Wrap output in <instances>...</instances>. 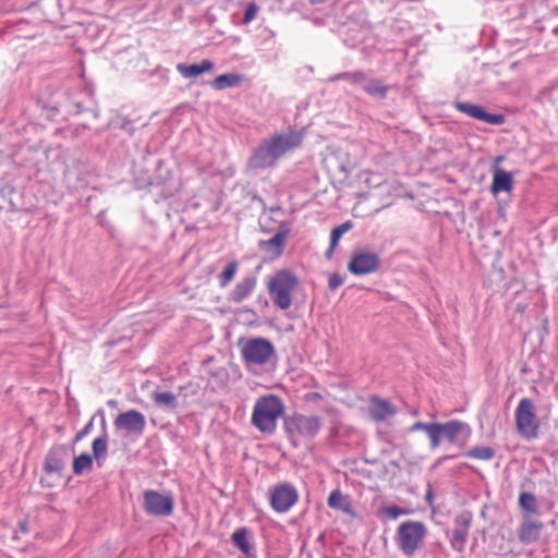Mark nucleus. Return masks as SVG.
Returning <instances> with one entry per match:
<instances>
[{
	"label": "nucleus",
	"mask_w": 558,
	"mask_h": 558,
	"mask_svg": "<svg viewBox=\"0 0 558 558\" xmlns=\"http://www.w3.org/2000/svg\"><path fill=\"white\" fill-rule=\"evenodd\" d=\"M301 142L302 136L298 132L276 134L254 149L247 166L254 170L272 167L281 156L298 147Z\"/></svg>",
	"instance_id": "f257e3e1"
},
{
	"label": "nucleus",
	"mask_w": 558,
	"mask_h": 558,
	"mask_svg": "<svg viewBox=\"0 0 558 558\" xmlns=\"http://www.w3.org/2000/svg\"><path fill=\"white\" fill-rule=\"evenodd\" d=\"M284 413V404L281 398L276 395L259 397L254 404L252 413V425L265 434H274L277 428V421Z\"/></svg>",
	"instance_id": "f03ea898"
},
{
	"label": "nucleus",
	"mask_w": 558,
	"mask_h": 558,
	"mask_svg": "<svg viewBox=\"0 0 558 558\" xmlns=\"http://www.w3.org/2000/svg\"><path fill=\"white\" fill-rule=\"evenodd\" d=\"M239 345L241 349L242 360L247 369L255 366H264L276 355V348L274 343L263 337L241 340Z\"/></svg>",
	"instance_id": "7ed1b4c3"
},
{
	"label": "nucleus",
	"mask_w": 558,
	"mask_h": 558,
	"mask_svg": "<svg viewBox=\"0 0 558 558\" xmlns=\"http://www.w3.org/2000/svg\"><path fill=\"white\" fill-rule=\"evenodd\" d=\"M471 433L470 425L458 420H451L446 423L437 422L429 447L433 450L437 449L444 440L459 448H464L471 437Z\"/></svg>",
	"instance_id": "20e7f679"
},
{
	"label": "nucleus",
	"mask_w": 558,
	"mask_h": 558,
	"mask_svg": "<svg viewBox=\"0 0 558 558\" xmlns=\"http://www.w3.org/2000/svg\"><path fill=\"white\" fill-rule=\"evenodd\" d=\"M298 287V278L289 270H280L268 282V291L274 304L288 310L292 303V292Z\"/></svg>",
	"instance_id": "39448f33"
},
{
	"label": "nucleus",
	"mask_w": 558,
	"mask_h": 558,
	"mask_svg": "<svg viewBox=\"0 0 558 558\" xmlns=\"http://www.w3.org/2000/svg\"><path fill=\"white\" fill-rule=\"evenodd\" d=\"M323 421L317 415L293 413L284 417V430L290 438L295 436L314 438L320 430Z\"/></svg>",
	"instance_id": "423d86ee"
},
{
	"label": "nucleus",
	"mask_w": 558,
	"mask_h": 558,
	"mask_svg": "<svg viewBox=\"0 0 558 558\" xmlns=\"http://www.w3.org/2000/svg\"><path fill=\"white\" fill-rule=\"evenodd\" d=\"M515 426L518 433L525 439L538 436L539 423L535 414V407L531 399L522 398L515 409Z\"/></svg>",
	"instance_id": "0eeeda50"
},
{
	"label": "nucleus",
	"mask_w": 558,
	"mask_h": 558,
	"mask_svg": "<svg viewBox=\"0 0 558 558\" xmlns=\"http://www.w3.org/2000/svg\"><path fill=\"white\" fill-rule=\"evenodd\" d=\"M426 535V527L420 521H407L399 525L397 532L398 546L407 556H412Z\"/></svg>",
	"instance_id": "6e6552de"
},
{
	"label": "nucleus",
	"mask_w": 558,
	"mask_h": 558,
	"mask_svg": "<svg viewBox=\"0 0 558 558\" xmlns=\"http://www.w3.org/2000/svg\"><path fill=\"white\" fill-rule=\"evenodd\" d=\"M143 509L154 517H170L174 511V498L172 493L161 494L154 489L143 493Z\"/></svg>",
	"instance_id": "1a4fd4ad"
},
{
	"label": "nucleus",
	"mask_w": 558,
	"mask_h": 558,
	"mask_svg": "<svg viewBox=\"0 0 558 558\" xmlns=\"http://www.w3.org/2000/svg\"><path fill=\"white\" fill-rule=\"evenodd\" d=\"M298 500V490L290 483L278 484L270 492V506L278 513L289 511Z\"/></svg>",
	"instance_id": "9d476101"
},
{
	"label": "nucleus",
	"mask_w": 558,
	"mask_h": 558,
	"mask_svg": "<svg viewBox=\"0 0 558 558\" xmlns=\"http://www.w3.org/2000/svg\"><path fill=\"white\" fill-rule=\"evenodd\" d=\"M114 427L129 435L140 437L146 427V417L137 410H129L118 414L114 418Z\"/></svg>",
	"instance_id": "9b49d317"
},
{
	"label": "nucleus",
	"mask_w": 558,
	"mask_h": 558,
	"mask_svg": "<svg viewBox=\"0 0 558 558\" xmlns=\"http://www.w3.org/2000/svg\"><path fill=\"white\" fill-rule=\"evenodd\" d=\"M380 267V257L373 252H357L348 264L351 274L363 276L376 272Z\"/></svg>",
	"instance_id": "f8f14e48"
},
{
	"label": "nucleus",
	"mask_w": 558,
	"mask_h": 558,
	"mask_svg": "<svg viewBox=\"0 0 558 558\" xmlns=\"http://www.w3.org/2000/svg\"><path fill=\"white\" fill-rule=\"evenodd\" d=\"M454 108L473 119L486 122L492 125H501L505 122L504 114L489 113L483 107L471 102L458 101L454 104Z\"/></svg>",
	"instance_id": "ddd939ff"
},
{
	"label": "nucleus",
	"mask_w": 558,
	"mask_h": 558,
	"mask_svg": "<svg viewBox=\"0 0 558 558\" xmlns=\"http://www.w3.org/2000/svg\"><path fill=\"white\" fill-rule=\"evenodd\" d=\"M69 448L66 445H54L45 457L43 469L47 474L60 473L69 460Z\"/></svg>",
	"instance_id": "4468645a"
},
{
	"label": "nucleus",
	"mask_w": 558,
	"mask_h": 558,
	"mask_svg": "<svg viewBox=\"0 0 558 558\" xmlns=\"http://www.w3.org/2000/svg\"><path fill=\"white\" fill-rule=\"evenodd\" d=\"M472 518V513L468 511L454 518V527L452 530V536L450 542L452 548L459 553H462L464 550Z\"/></svg>",
	"instance_id": "2eb2a0df"
},
{
	"label": "nucleus",
	"mask_w": 558,
	"mask_h": 558,
	"mask_svg": "<svg viewBox=\"0 0 558 558\" xmlns=\"http://www.w3.org/2000/svg\"><path fill=\"white\" fill-rule=\"evenodd\" d=\"M289 234V228L280 225L278 232L269 240H260L258 247L265 252L270 258H278L282 255Z\"/></svg>",
	"instance_id": "dca6fc26"
},
{
	"label": "nucleus",
	"mask_w": 558,
	"mask_h": 558,
	"mask_svg": "<svg viewBox=\"0 0 558 558\" xmlns=\"http://www.w3.org/2000/svg\"><path fill=\"white\" fill-rule=\"evenodd\" d=\"M368 413L373 421L384 422L395 416L397 409L389 400L372 396L369 398Z\"/></svg>",
	"instance_id": "f3484780"
},
{
	"label": "nucleus",
	"mask_w": 558,
	"mask_h": 558,
	"mask_svg": "<svg viewBox=\"0 0 558 558\" xmlns=\"http://www.w3.org/2000/svg\"><path fill=\"white\" fill-rule=\"evenodd\" d=\"M543 527L544 524L542 521L535 520L529 515H523L518 532L519 541L524 545L535 543L538 541Z\"/></svg>",
	"instance_id": "a211bd4d"
},
{
	"label": "nucleus",
	"mask_w": 558,
	"mask_h": 558,
	"mask_svg": "<svg viewBox=\"0 0 558 558\" xmlns=\"http://www.w3.org/2000/svg\"><path fill=\"white\" fill-rule=\"evenodd\" d=\"M257 279L255 276H246L239 281L233 290L230 292V301L241 303L244 301L255 289Z\"/></svg>",
	"instance_id": "6ab92c4d"
},
{
	"label": "nucleus",
	"mask_w": 558,
	"mask_h": 558,
	"mask_svg": "<svg viewBox=\"0 0 558 558\" xmlns=\"http://www.w3.org/2000/svg\"><path fill=\"white\" fill-rule=\"evenodd\" d=\"M513 189V177L510 172L497 168L494 171L493 182L490 185V192L497 195L500 192H510Z\"/></svg>",
	"instance_id": "aec40b11"
},
{
	"label": "nucleus",
	"mask_w": 558,
	"mask_h": 558,
	"mask_svg": "<svg viewBox=\"0 0 558 558\" xmlns=\"http://www.w3.org/2000/svg\"><path fill=\"white\" fill-rule=\"evenodd\" d=\"M177 71L185 78L196 77L214 69V63L209 60H203L201 63L184 64L178 63Z\"/></svg>",
	"instance_id": "412c9836"
},
{
	"label": "nucleus",
	"mask_w": 558,
	"mask_h": 558,
	"mask_svg": "<svg viewBox=\"0 0 558 558\" xmlns=\"http://www.w3.org/2000/svg\"><path fill=\"white\" fill-rule=\"evenodd\" d=\"M233 545L239 548L247 558H256L253 546L247 538V530L245 527L238 529L231 536Z\"/></svg>",
	"instance_id": "4be33fe9"
},
{
	"label": "nucleus",
	"mask_w": 558,
	"mask_h": 558,
	"mask_svg": "<svg viewBox=\"0 0 558 558\" xmlns=\"http://www.w3.org/2000/svg\"><path fill=\"white\" fill-rule=\"evenodd\" d=\"M150 398L153 402L161 409L173 411L178 408L177 397L170 391L155 389Z\"/></svg>",
	"instance_id": "5701e85b"
},
{
	"label": "nucleus",
	"mask_w": 558,
	"mask_h": 558,
	"mask_svg": "<svg viewBox=\"0 0 558 558\" xmlns=\"http://www.w3.org/2000/svg\"><path fill=\"white\" fill-rule=\"evenodd\" d=\"M327 504L330 508L341 510L347 514H352V506L348 498L342 495L340 490H333L330 493Z\"/></svg>",
	"instance_id": "b1692460"
},
{
	"label": "nucleus",
	"mask_w": 558,
	"mask_h": 558,
	"mask_svg": "<svg viewBox=\"0 0 558 558\" xmlns=\"http://www.w3.org/2000/svg\"><path fill=\"white\" fill-rule=\"evenodd\" d=\"M92 451H93V456L96 461H97V464L99 466H101L102 464V461L106 459L107 457V452H108V436H107V432L102 433L101 436L97 437L93 444H92Z\"/></svg>",
	"instance_id": "393cba45"
},
{
	"label": "nucleus",
	"mask_w": 558,
	"mask_h": 558,
	"mask_svg": "<svg viewBox=\"0 0 558 558\" xmlns=\"http://www.w3.org/2000/svg\"><path fill=\"white\" fill-rule=\"evenodd\" d=\"M363 90L374 97L379 99H385L388 93V86L384 85L379 80L369 78L367 76V81L363 82Z\"/></svg>",
	"instance_id": "a878e982"
},
{
	"label": "nucleus",
	"mask_w": 558,
	"mask_h": 558,
	"mask_svg": "<svg viewBox=\"0 0 558 558\" xmlns=\"http://www.w3.org/2000/svg\"><path fill=\"white\" fill-rule=\"evenodd\" d=\"M519 507L523 515L531 517L537 513V500L533 493L523 492L519 495Z\"/></svg>",
	"instance_id": "bb28decb"
},
{
	"label": "nucleus",
	"mask_w": 558,
	"mask_h": 558,
	"mask_svg": "<svg viewBox=\"0 0 558 558\" xmlns=\"http://www.w3.org/2000/svg\"><path fill=\"white\" fill-rule=\"evenodd\" d=\"M242 78L238 74L226 73L217 76L211 82V87L217 90H222L229 87H235L241 83Z\"/></svg>",
	"instance_id": "cd10ccee"
},
{
	"label": "nucleus",
	"mask_w": 558,
	"mask_h": 558,
	"mask_svg": "<svg viewBox=\"0 0 558 558\" xmlns=\"http://www.w3.org/2000/svg\"><path fill=\"white\" fill-rule=\"evenodd\" d=\"M93 469V457L89 453H81L73 461V473L75 475H83L90 472Z\"/></svg>",
	"instance_id": "c85d7f7f"
},
{
	"label": "nucleus",
	"mask_w": 558,
	"mask_h": 558,
	"mask_svg": "<svg viewBox=\"0 0 558 558\" xmlns=\"http://www.w3.org/2000/svg\"><path fill=\"white\" fill-rule=\"evenodd\" d=\"M345 80L352 84H362L367 81V75L363 71L342 72L330 77L331 82Z\"/></svg>",
	"instance_id": "c756f323"
},
{
	"label": "nucleus",
	"mask_w": 558,
	"mask_h": 558,
	"mask_svg": "<svg viewBox=\"0 0 558 558\" xmlns=\"http://www.w3.org/2000/svg\"><path fill=\"white\" fill-rule=\"evenodd\" d=\"M464 456L466 458L488 461L495 457V450L490 447L477 446L468 450Z\"/></svg>",
	"instance_id": "7c9ffc66"
},
{
	"label": "nucleus",
	"mask_w": 558,
	"mask_h": 558,
	"mask_svg": "<svg viewBox=\"0 0 558 558\" xmlns=\"http://www.w3.org/2000/svg\"><path fill=\"white\" fill-rule=\"evenodd\" d=\"M238 270V263L235 260L230 262L219 277V284L221 288L227 287L230 281L234 278Z\"/></svg>",
	"instance_id": "2f4dec72"
},
{
	"label": "nucleus",
	"mask_w": 558,
	"mask_h": 558,
	"mask_svg": "<svg viewBox=\"0 0 558 558\" xmlns=\"http://www.w3.org/2000/svg\"><path fill=\"white\" fill-rule=\"evenodd\" d=\"M437 422H430V423H424V422H415L413 425L410 426L409 430L411 433L423 430L426 436L429 439V442L432 441L435 428H436Z\"/></svg>",
	"instance_id": "473e14b6"
},
{
	"label": "nucleus",
	"mask_w": 558,
	"mask_h": 558,
	"mask_svg": "<svg viewBox=\"0 0 558 558\" xmlns=\"http://www.w3.org/2000/svg\"><path fill=\"white\" fill-rule=\"evenodd\" d=\"M353 228L351 221H345L331 230L330 240H332V246H337L341 236Z\"/></svg>",
	"instance_id": "72a5a7b5"
},
{
	"label": "nucleus",
	"mask_w": 558,
	"mask_h": 558,
	"mask_svg": "<svg viewBox=\"0 0 558 558\" xmlns=\"http://www.w3.org/2000/svg\"><path fill=\"white\" fill-rule=\"evenodd\" d=\"M258 12H259V7L255 2H251L245 9V12H244V15L242 19V24L243 25L250 24L256 17Z\"/></svg>",
	"instance_id": "f704fd0d"
},
{
	"label": "nucleus",
	"mask_w": 558,
	"mask_h": 558,
	"mask_svg": "<svg viewBox=\"0 0 558 558\" xmlns=\"http://www.w3.org/2000/svg\"><path fill=\"white\" fill-rule=\"evenodd\" d=\"M383 512L392 520L398 519L400 515L408 513V510L398 506H388L383 509Z\"/></svg>",
	"instance_id": "c9c22d12"
},
{
	"label": "nucleus",
	"mask_w": 558,
	"mask_h": 558,
	"mask_svg": "<svg viewBox=\"0 0 558 558\" xmlns=\"http://www.w3.org/2000/svg\"><path fill=\"white\" fill-rule=\"evenodd\" d=\"M344 280L341 275L333 272L329 276L328 287L330 290H336L343 284Z\"/></svg>",
	"instance_id": "e433bc0d"
},
{
	"label": "nucleus",
	"mask_w": 558,
	"mask_h": 558,
	"mask_svg": "<svg viewBox=\"0 0 558 558\" xmlns=\"http://www.w3.org/2000/svg\"><path fill=\"white\" fill-rule=\"evenodd\" d=\"M94 426V417L75 435L74 444L81 441L85 436H87Z\"/></svg>",
	"instance_id": "4c0bfd02"
},
{
	"label": "nucleus",
	"mask_w": 558,
	"mask_h": 558,
	"mask_svg": "<svg viewBox=\"0 0 558 558\" xmlns=\"http://www.w3.org/2000/svg\"><path fill=\"white\" fill-rule=\"evenodd\" d=\"M433 499H434V493H433L430 485H428L426 494H425V500L428 506H433Z\"/></svg>",
	"instance_id": "58836bf2"
},
{
	"label": "nucleus",
	"mask_w": 558,
	"mask_h": 558,
	"mask_svg": "<svg viewBox=\"0 0 558 558\" xmlns=\"http://www.w3.org/2000/svg\"><path fill=\"white\" fill-rule=\"evenodd\" d=\"M19 527L20 530L23 532V533H27L28 532V523L27 521H21L19 523Z\"/></svg>",
	"instance_id": "ea45409f"
},
{
	"label": "nucleus",
	"mask_w": 558,
	"mask_h": 558,
	"mask_svg": "<svg viewBox=\"0 0 558 558\" xmlns=\"http://www.w3.org/2000/svg\"><path fill=\"white\" fill-rule=\"evenodd\" d=\"M335 248H336V246H332V240H330V245H329L328 250L326 251L327 258H330L332 256Z\"/></svg>",
	"instance_id": "a19ab883"
},
{
	"label": "nucleus",
	"mask_w": 558,
	"mask_h": 558,
	"mask_svg": "<svg viewBox=\"0 0 558 558\" xmlns=\"http://www.w3.org/2000/svg\"><path fill=\"white\" fill-rule=\"evenodd\" d=\"M98 413H100L102 415L101 427H102V432L105 433L107 430H106V420H105L104 411L100 409V410H98Z\"/></svg>",
	"instance_id": "79ce46f5"
},
{
	"label": "nucleus",
	"mask_w": 558,
	"mask_h": 558,
	"mask_svg": "<svg viewBox=\"0 0 558 558\" xmlns=\"http://www.w3.org/2000/svg\"><path fill=\"white\" fill-rule=\"evenodd\" d=\"M312 4H322L326 2L327 0H308Z\"/></svg>",
	"instance_id": "37998d69"
},
{
	"label": "nucleus",
	"mask_w": 558,
	"mask_h": 558,
	"mask_svg": "<svg viewBox=\"0 0 558 558\" xmlns=\"http://www.w3.org/2000/svg\"><path fill=\"white\" fill-rule=\"evenodd\" d=\"M313 396H314V399L320 398L319 393H313Z\"/></svg>",
	"instance_id": "c03bdc74"
},
{
	"label": "nucleus",
	"mask_w": 558,
	"mask_h": 558,
	"mask_svg": "<svg viewBox=\"0 0 558 558\" xmlns=\"http://www.w3.org/2000/svg\"><path fill=\"white\" fill-rule=\"evenodd\" d=\"M504 158L501 156L497 157L496 162L501 161Z\"/></svg>",
	"instance_id": "a18cd8bd"
},
{
	"label": "nucleus",
	"mask_w": 558,
	"mask_h": 558,
	"mask_svg": "<svg viewBox=\"0 0 558 558\" xmlns=\"http://www.w3.org/2000/svg\"><path fill=\"white\" fill-rule=\"evenodd\" d=\"M76 107H77V112H81L82 111L81 105H77Z\"/></svg>",
	"instance_id": "49530a36"
}]
</instances>
